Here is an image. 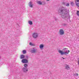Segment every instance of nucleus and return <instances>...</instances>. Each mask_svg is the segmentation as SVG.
Segmentation results:
<instances>
[{
	"mask_svg": "<svg viewBox=\"0 0 79 79\" xmlns=\"http://www.w3.org/2000/svg\"><path fill=\"white\" fill-rule=\"evenodd\" d=\"M22 69H23V72L24 73H26V72H27V71H28V70L27 69V68L23 67V68Z\"/></svg>",
	"mask_w": 79,
	"mask_h": 79,
	"instance_id": "nucleus-7",
	"label": "nucleus"
},
{
	"mask_svg": "<svg viewBox=\"0 0 79 79\" xmlns=\"http://www.w3.org/2000/svg\"><path fill=\"white\" fill-rule=\"evenodd\" d=\"M43 48H44V45L40 44V50H42Z\"/></svg>",
	"mask_w": 79,
	"mask_h": 79,
	"instance_id": "nucleus-9",
	"label": "nucleus"
},
{
	"mask_svg": "<svg viewBox=\"0 0 79 79\" xmlns=\"http://www.w3.org/2000/svg\"><path fill=\"white\" fill-rule=\"evenodd\" d=\"M24 58V55H21L20 56V59H23V58Z\"/></svg>",
	"mask_w": 79,
	"mask_h": 79,
	"instance_id": "nucleus-12",
	"label": "nucleus"
},
{
	"mask_svg": "<svg viewBox=\"0 0 79 79\" xmlns=\"http://www.w3.org/2000/svg\"><path fill=\"white\" fill-rule=\"evenodd\" d=\"M31 53H35L36 52V50L35 49H33L31 51Z\"/></svg>",
	"mask_w": 79,
	"mask_h": 79,
	"instance_id": "nucleus-11",
	"label": "nucleus"
},
{
	"mask_svg": "<svg viewBox=\"0 0 79 79\" xmlns=\"http://www.w3.org/2000/svg\"><path fill=\"white\" fill-rule=\"evenodd\" d=\"M69 3H68L66 4V6H69Z\"/></svg>",
	"mask_w": 79,
	"mask_h": 79,
	"instance_id": "nucleus-21",
	"label": "nucleus"
},
{
	"mask_svg": "<svg viewBox=\"0 0 79 79\" xmlns=\"http://www.w3.org/2000/svg\"><path fill=\"white\" fill-rule=\"evenodd\" d=\"M45 4H46V3L44 1H43L42 2V5H45Z\"/></svg>",
	"mask_w": 79,
	"mask_h": 79,
	"instance_id": "nucleus-16",
	"label": "nucleus"
},
{
	"mask_svg": "<svg viewBox=\"0 0 79 79\" xmlns=\"http://www.w3.org/2000/svg\"><path fill=\"white\" fill-rule=\"evenodd\" d=\"M28 23L30 25H32V22L31 21H29L28 22Z\"/></svg>",
	"mask_w": 79,
	"mask_h": 79,
	"instance_id": "nucleus-14",
	"label": "nucleus"
},
{
	"mask_svg": "<svg viewBox=\"0 0 79 79\" xmlns=\"http://www.w3.org/2000/svg\"><path fill=\"white\" fill-rule=\"evenodd\" d=\"M60 35H63L64 34V31L62 29H60Z\"/></svg>",
	"mask_w": 79,
	"mask_h": 79,
	"instance_id": "nucleus-6",
	"label": "nucleus"
},
{
	"mask_svg": "<svg viewBox=\"0 0 79 79\" xmlns=\"http://www.w3.org/2000/svg\"><path fill=\"white\" fill-rule=\"evenodd\" d=\"M66 48H63V50H66Z\"/></svg>",
	"mask_w": 79,
	"mask_h": 79,
	"instance_id": "nucleus-22",
	"label": "nucleus"
},
{
	"mask_svg": "<svg viewBox=\"0 0 79 79\" xmlns=\"http://www.w3.org/2000/svg\"><path fill=\"white\" fill-rule=\"evenodd\" d=\"M27 64H24V67H25V68H27Z\"/></svg>",
	"mask_w": 79,
	"mask_h": 79,
	"instance_id": "nucleus-18",
	"label": "nucleus"
},
{
	"mask_svg": "<svg viewBox=\"0 0 79 79\" xmlns=\"http://www.w3.org/2000/svg\"><path fill=\"white\" fill-rule=\"evenodd\" d=\"M71 5H72V6H73V5H74V3H73V2H71L70 3Z\"/></svg>",
	"mask_w": 79,
	"mask_h": 79,
	"instance_id": "nucleus-19",
	"label": "nucleus"
},
{
	"mask_svg": "<svg viewBox=\"0 0 79 79\" xmlns=\"http://www.w3.org/2000/svg\"><path fill=\"white\" fill-rule=\"evenodd\" d=\"M76 76H79V74H78V73H77Z\"/></svg>",
	"mask_w": 79,
	"mask_h": 79,
	"instance_id": "nucleus-23",
	"label": "nucleus"
},
{
	"mask_svg": "<svg viewBox=\"0 0 79 79\" xmlns=\"http://www.w3.org/2000/svg\"><path fill=\"white\" fill-rule=\"evenodd\" d=\"M22 52L23 54H25L26 53V50H23Z\"/></svg>",
	"mask_w": 79,
	"mask_h": 79,
	"instance_id": "nucleus-17",
	"label": "nucleus"
},
{
	"mask_svg": "<svg viewBox=\"0 0 79 79\" xmlns=\"http://www.w3.org/2000/svg\"><path fill=\"white\" fill-rule=\"evenodd\" d=\"M68 51H66V52H63V51L59 50L58 51V52L60 54V55H68L69 53L70 52L69 50H68Z\"/></svg>",
	"mask_w": 79,
	"mask_h": 79,
	"instance_id": "nucleus-2",
	"label": "nucleus"
},
{
	"mask_svg": "<svg viewBox=\"0 0 79 79\" xmlns=\"http://www.w3.org/2000/svg\"><path fill=\"white\" fill-rule=\"evenodd\" d=\"M75 3L77 8H79V0H76Z\"/></svg>",
	"mask_w": 79,
	"mask_h": 79,
	"instance_id": "nucleus-4",
	"label": "nucleus"
},
{
	"mask_svg": "<svg viewBox=\"0 0 79 79\" xmlns=\"http://www.w3.org/2000/svg\"><path fill=\"white\" fill-rule=\"evenodd\" d=\"M37 3L38 5H42V2H40V1L37 2Z\"/></svg>",
	"mask_w": 79,
	"mask_h": 79,
	"instance_id": "nucleus-13",
	"label": "nucleus"
},
{
	"mask_svg": "<svg viewBox=\"0 0 79 79\" xmlns=\"http://www.w3.org/2000/svg\"><path fill=\"white\" fill-rule=\"evenodd\" d=\"M29 6L31 8H32V7H33V5L32 4V2H29Z\"/></svg>",
	"mask_w": 79,
	"mask_h": 79,
	"instance_id": "nucleus-8",
	"label": "nucleus"
},
{
	"mask_svg": "<svg viewBox=\"0 0 79 79\" xmlns=\"http://www.w3.org/2000/svg\"><path fill=\"white\" fill-rule=\"evenodd\" d=\"M29 44L30 45H31V46H32L33 45V44H32V43L31 42L29 43Z\"/></svg>",
	"mask_w": 79,
	"mask_h": 79,
	"instance_id": "nucleus-20",
	"label": "nucleus"
},
{
	"mask_svg": "<svg viewBox=\"0 0 79 79\" xmlns=\"http://www.w3.org/2000/svg\"><path fill=\"white\" fill-rule=\"evenodd\" d=\"M60 13L62 18H63V16L66 15L68 13L67 10L64 7L62 8L60 10Z\"/></svg>",
	"mask_w": 79,
	"mask_h": 79,
	"instance_id": "nucleus-1",
	"label": "nucleus"
},
{
	"mask_svg": "<svg viewBox=\"0 0 79 79\" xmlns=\"http://www.w3.org/2000/svg\"><path fill=\"white\" fill-rule=\"evenodd\" d=\"M22 62L23 63H27L28 62V61L27 60V59H24L22 60Z\"/></svg>",
	"mask_w": 79,
	"mask_h": 79,
	"instance_id": "nucleus-5",
	"label": "nucleus"
},
{
	"mask_svg": "<svg viewBox=\"0 0 79 79\" xmlns=\"http://www.w3.org/2000/svg\"><path fill=\"white\" fill-rule=\"evenodd\" d=\"M46 1H50V0H46Z\"/></svg>",
	"mask_w": 79,
	"mask_h": 79,
	"instance_id": "nucleus-24",
	"label": "nucleus"
},
{
	"mask_svg": "<svg viewBox=\"0 0 79 79\" xmlns=\"http://www.w3.org/2000/svg\"><path fill=\"white\" fill-rule=\"evenodd\" d=\"M32 36L34 39H37L38 37V34L36 33H33L32 34Z\"/></svg>",
	"mask_w": 79,
	"mask_h": 79,
	"instance_id": "nucleus-3",
	"label": "nucleus"
},
{
	"mask_svg": "<svg viewBox=\"0 0 79 79\" xmlns=\"http://www.w3.org/2000/svg\"><path fill=\"white\" fill-rule=\"evenodd\" d=\"M65 69H70V67L69 66V65H66L65 66Z\"/></svg>",
	"mask_w": 79,
	"mask_h": 79,
	"instance_id": "nucleus-10",
	"label": "nucleus"
},
{
	"mask_svg": "<svg viewBox=\"0 0 79 79\" xmlns=\"http://www.w3.org/2000/svg\"><path fill=\"white\" fill-rule=\"evenodd\" d=\"M63 59H64V58H63Z\"/></svg>",
	"mask_w": 79,
	"mask_h": 79,
	"instance_id": "nucleus-25",
	"label": "nucleus"
},
{
	"mask_svg": "<svg viewBox=\"0 0 79 79\" xmlns=\"http://www.w3.org/2000/svg\"><path fill=\"white\" fill-rule=\"evenodd\" d=\"M77 15L79 16V10H77Z\"/></svg>",
	"mask_w": 79,
	"mask_h": 79,
	"instance_id": "nucleus-15",
	"label": "nucleus"
}]
</instances>
